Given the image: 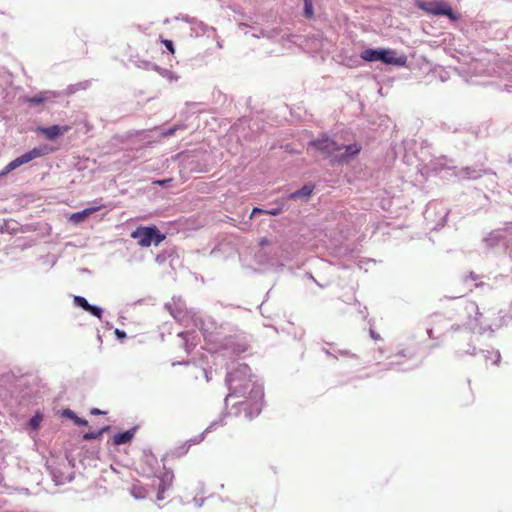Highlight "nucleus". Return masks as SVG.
<instances>
[{"instance_id":"f257e3e1","label":"nucleus","mask_w":512,"mask_h":512,"mask_svg":"<svg viewBox=\"0 0 512 512\" xmlns=\"http://www.w3.org/2000/svg\"><path fill=\"white\" fill-rule=\"evenodd\" d=\"M229 394L226 400L231 398H245L251 401L257 413L260 412L259 402L263 398L262 387L251 379V369L247 364H239L231 370L226 378Z\"/></svg>"},{"instance_id":"f03ea898","label":"nucleus","mask_w":512,"mask_h":512,"mask_svg":"<svg viewBox=\"0 0 512 512\" xmlns=\"http://www.w3.org/2000/svg\"><path fill=\"white\" fill-rule=\"evenodd\" d=\"M53 151L54 149L50 148L48 145H40L38 147H34L32 150L22 154L21 156L15 158L10 163H8L0 172V177L6 175L7 173L20 167L23 164H26L36 158L48 155Z\"/></svg>"},{"instance_id":"7ed1b4c3","label":"nucleus","mask_w":512,"mask_h":512,"mask_svg":"<svg viewBox=\"0 0 512 512\" xmlns=\"http://www.w3.org/2000/svg\"><path fill=\"white\" fill-rule=\"evenodd\" d=\"M131 237L137 240L141 247H149L152 243L158 246L165 239V235L155 226H139L131 233Z\"/></svg>"},{"instance_id":"20e7f679","label":"nucleus","mask_w":512,"mask_h":512,"mask_svg":"<svg viewBox=\"0 0 512 512\" xmlns=\"http://www.w3.org/2000/svg\"><path fill=\"white\" fill-rule=\"evenodd\" d=\"M416 6L425 11L426 13L437 15V16H447L451 20H456L457 17L451 8V6L444 1H424L418 0L416 2Z\"/></svg>"},{"instance_id":"39448f33","label":"nucleus","mask_w":512,"mask_h":512,"mask_svg":"<svg viewBox=\"0 0 512 512\" xmlns=\"http://www.w3.org/2000/svg\"><path fill=\"white\" fill-rule=\"evenodd\" d=\"M310 145L328 157L342 149L341 145L326 135L311 141Z\"/></svg>"},{"instance_id":"423d86ee","label":"nucleus","mask_w":512,"mask_h":512,"mask_svg":"<svg viewBox=\"0 0 512 512\" xmlns=\"http://www.w3.org/2000/svg\"><path fill=\"white\" fill-rule=\"evenodd\" d=\"M362 147L356 143L345 146V152L340 155H335L331 159V163L335 164H343L348 163L350 159L356 155H358L361 151Z\"/></svg>"},{"instance_id":"0eeeda50","label":"nucleus","mask_w":512,"mask_h":512,"mask_svg":"<svg viewBox=\"0 0 512 512\" xmlns=\"http://www.w3.org/2000/svg\"><path fill=\"white\" fill-rule=\"evenodd\" d=\"M69 125H53L50 127H39L37 131L45 136L48 140H55L57 137L70 131Z\"/></svg>"},{"instance_id":"6e6552de","label":"nucleus","mask_w":512,"mask_h":512,"mask_svg":"<svg viewBox=\"0 0 512 512\" xmlns=\"http://www.w3.org/2000/svg\"><path fill=\"white\" fill-rule=\"evenodd\" d=\"M380 54L383 55V58H380L385 64H393L398 66H403L406 63V57H396L395 52L392 50L380 49Z\"/></svg>"},{"instance_id":"1a4fd4ad","label":"nucleus","mask_w":512,"mask_h":512,"mask_svg":"<svg viewBox=\"0 0 512 512\" xmlns=\"http://www.w3.org/2000/svg\"><path fill=\"white\" fill-rule=\"evenodd\" d=\"M173 475L166 472L164 473V476L162 478L157 479V486H158V492H157V500L162 501L165 499V492L166 490L171 486Z\"/></svg>"},{"instance_id":"9d476101","label":"nucleus","mask_w":512,"mask_h":512,"mask_svg":"<svg viewBox=\"0 0 512 512\" xmlns=\"http://www.w3.org/2000/svg\"><path fill=\"white\" fill-rule=\"evenodd\" d=\"M135 434V429L127 430L122 433H117L113 436V444L114 445H122L129 443Z\"/></svg>"},{"instance_id":"9b49d317","label":"nucleus","mask_w":512,"mask_h":512,"mask_svg":"<svg viewBox=\"0 0 512 512\" xmlns=\"http://www.w3.org/2000/svg\"><path fill=\"white\" fill-rule=\"evenodd\" d=\"M313 190H314V185L306 184L301 189L296 190L295 192L291 193L289 198L290 199L304 198L307 200L311 196Z\"/></svg>"},{"instance_id":"f8f14e48","label":"nucleus","mask_w":512,"mask_h":512,"mask_svg":"<svg viewBox=\"0 0 512 512\" xmlns=\"http://www.w3.org/2000/svg\"><path fill=\"white\" fill-rule=\"evenodd\" d=\"M98 209H99V207L86 208L80 212H76V213L72 214L70 217V220L73 223L78 224V223L84 221L89 215L98 211Z\"/></svg>"},{"instance_id":"ddd939ff","label":"nucleus","mask_w":512,"mask_h":512,"mask_svg":"<svg viewBox=\"0 0 512 512\" xmlns=\"http://www.w3.org/2000/svg\"><path fill=\"white\" fill-rule=\"evenodd\" d=\"M361 58L367 62L380 61L383 55L380 54V50L368 48L361 53Z\"/></svg>"},{"instance_id":"4468645a","label":"nucleus","mask_w":512,"mask_h":512,"mask_svg":"<svg viewBox=\"0 0 512 512\" xmlns=\"http://www.w3.org/2000/svg\"><path fill=\"white\" fill-rule=\"evenodd\" d=\"M304 2V8H303V15L307 19L314 18L315 12H314V6H313V0H303Z\"/></svg>"},{"instance_id":"2eb2a0df","label":"nucleus","mask_w":512,"mask_h":512,"mask_svg":"<svg viewBox=\"0 0 512 512\" xmlns=\"http://www.w3.org/2000/svg\"><path fill=\"white\" fill-rule=\"evenodd\" d=\"M46 99H47V97L45 96V94L40 93L37 96L28 98L27 102L30 103L31 105H39V104H42Z\"/></svg>"},{"instance_id":"dca6fc26","label":"nucleus","mask_w":512,"mask_h":512,"mask_svg":"<svg viewBox=\"0 0 512 512\" xmlns=\"http://www.w3.org/2000/svg\"><path fill=\"white\" fill-rule=\"evenodd\" d=\"M74 303L81 307L83 310L87 311L90 304L88 303V301L84 298V297H81V296H75L74 297Z\"/></svg>"},{"instance_id":"f3484780","label":"nucleus","mask_w":512,"mask_h":512,"mask_svg":"<svg viewBox=\"0 0 512 512\" xmlns=\"http://www.w3.org/2000/svg\"><path fill=\"white\" fill-rule=\"evenodd\" d=\"M87 312L91 313L99 319L102 317V309L100 307L90 305Z\"/></svg>"},{"instance_id":"a211bd4d","label":"nucleus","mask_w":512,"mask_h":512,"mask_svg":"<svg viewBox=\"0 0 512 512\" xmlns=\"http://www.w3.org/2000/svg\"><path fill=\"white\" fill-rule=\"evenodd\" d=\"M106 429H107V428H104V429H102L101 431H98V432H88V433L84 434L83 438H84L85 440H92V439H96V438H98V437L102 434V432H103L104 430H106Z\"/></svg>"},{"instance_id":"6ab92c4d","label":"nucleus","mask_w":512,"mask_h":512,"mask_svg":"<svg viewBox=\"0 0 512 512\" xmlns=\"http://www.w3.org/2000/svg\"><path fill=\"white\" fill-rule=\"evenodd\" d=\"M69 413L71 414V419L74 421L75 424H77V425H87L88 424V422L85 419L78 417L77 415H75V413L73 411H69Z\"/></svg>"},{"instance_id":"aec40b11","label":"nucleus","mask_w":512,"mask_h":512,"mask_svg":"<svg viewBox=\"0 0 512 512\" xmlns=\"http://www.w3.org/2000/svg\"><path fill=\"white\" fill-rule=\"evenodd\" d=\"M161 42L165 45V47L168 49V51L171 54L175 53L174 45H173V42L171 40L161 39Z\"/></svg>"},{"instance_id":"412c9836","label":"nucleus","mask_w":512,"mask_h":512,"mask_svg":"<svg viewBox=\"0 0 512 512\" xmlns=\"http://www.w3.org/2000/svg\"><path fill=\"white\" fill-rule=\"evenodd\" d=\"M244 507H241L240 510L244 511L246 506H249L250 512H254V508L252 506V499H246V501L242 504Z\"/></svg>"},{"instance_id":"4be33fe9","label":"nucleus","mask_w":512,"mask_h":512,"mask_svg":"<svg viewBox=\"0 0 512 512\" xmlns=\"http://www.w3.org/2000/svg\"><path fill=\"white\" fill-rule=\"evenodd\" d=\"M258 214H265V210L261 209V208H258V207H255L252 212H251V215H250V218H253L254 216L258 215Z\"/></svg>"},{"instance_id":"5701e85b","label":"nucleus","mask_w":512,"mask_h":512,"mask_svg":"<svg viewBox=\"0 0 512 512\" xmlns=\"http://www.w3.org/2000/svg\"><path fill=\"white\" fill-rule=\"evenodd\" d=\"M269 245H271V241L268 238L263 237L260 239V241H259L260 247H265V246H269Z\"/></svg>"},{"instance_id":"b1692460","label":"nucleus","mask_w":512,"mask_h":512,"mask_svg":"<svg viewBox=\"0 0 512 512\" xmlns=\"http://www.w3.org/2000/svg\"><path fill=\"white\" fill-rule=\"evenodd\" d=\"M172 182V179H163V180H157L154 181V184L160 185V186H167L168 183Z\"/></svg>"},{"instance_id":"393cba45","label":"nucleus","mask_w":512,"mask_h":512,"mask_svg":"<svg viewBox=\"0 0 512 512\" xmlns=\"http://www.w3.org/2000/svg\"><path fill=\"white\" fill-rule=\"evenodd\" d=\"M141 488H138V487H134L132 492L134 494L135 497L139 498V497H143V495L141 494Z\"/></svg>"},{"instance_id":"a878e982","label":"nucleus","mask_w":512,"mask_h":512,"mask_svg":"<svg viewBox=\"0 0 512 512\" xmlns=\"http://www.w3.org/2000/svg\"><path fill=\"white\" fill-rule=\"evenodd\" d=\"M280 213V209H272V210H265V214L269 215H278Z\"/></svg>"},{"instance_id":"bb28decb","label":"nucleus","mask_w":512,"mask_h":512,"mask_svg":"<svg viewBox=\"0 0 512 512\" xmlns=\"http://www.w3.org/2000/svg\"><path fill=\"white\" fill-rule=\"evenodd\" d=\"M40 420H41V418H38V417H34V418H32V419H31V421H30V422H31V425H32L33 427H37V426H38V423H39V421H40Z\"/></svg>"},{"instance_id":"cd10ccee","label":"nucleus","mask_w":512,"mask_h":512,"mask_svg":"<svg viewBox=\"0 0 512 512\" xmlns=\"http://www.w3.org/2000/svg\"><path fill=\"white\" fill-rule=\"evenodd\" d=\"M175 130H176L175 128H172V129H169L168 131L164 132L163 134L165 136H171L174 134Z\"/></svg>"},{"instance_id":"c85d7f7f","label":"nucleus","mask_w":512,"mask_h":512,"mask_svg":"<svg viewBox=\"0 0 512 512\" xmlns=\"http://www.w3.org/2000/svg\"><path fill=\"white\" fill-rule=\"evenodd\" d=\"M91 413H92V414H95V415H98V414H102V411H100V410H99V409H97V408H93V409L91 410Z\"/></svg>"},{"instance_id":"c756f323","label":"nucleus","mask_w":512,"mask_h":512,"mask_svg":"<svg viewBox=\"0 0 512 512\" xmlns=\"http://www.w3.org/2000/svg\"><path fill=\"white\" fill-rule=\"evenodd\" d=\"M70 410L65 411V415H67L69 418H71V414L69 413Z\"/></svg>"},{"instance_id":"7c9ffc66","label":"nucleus","mask_w":512,"mask_h":512,"mask_svg":"<svg viewBox=\"0 0 512 512\" xmlns=\"http://www.w3.org/2000/svg\"><path fill=\"white\" fill-rule=\"evenodd\" d=\"M246 402L245 401H238L236 402V404H245Z\"/></svg>"}]
</instances>
